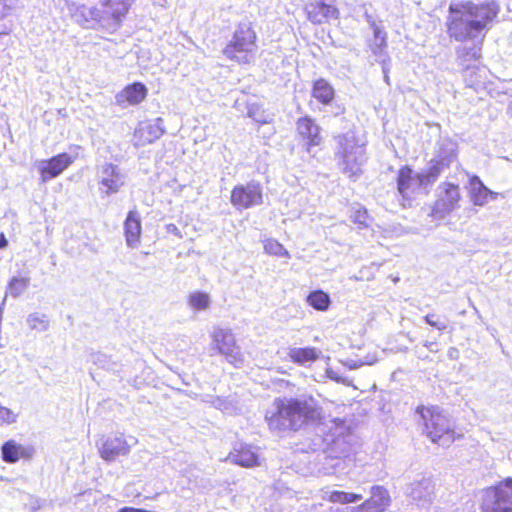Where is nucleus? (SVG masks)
<instances>
[{
  "label": "nucleus",
  "instance_id": "a18cd8bd",
  "mask_svg": "<svg viewBox=\"0 0 512 512\" xmlns=\"http://www.w3.org/2000/svg\"><path fill=\"white\" fill-rule=\"evenodd\" d=\"M363 364H364L363 362H358L355 360H348L345 362V366H347L349 369H356V368L362 366Z\"/></svg>",
  "mask_w": 512,
  "mask_h": 512
},
{
  "label": "nucleus",
  "instance_id": "412c9836",
  "mask_svg": "<svg viewBox=\"0 0 512 512\" xmlns=\"http://www.w3.org/2000/svg\"><path fill=\"white\" fill-rule=\"evenodd\" d=\"M470 186L471 201L476 206H484L488 202L489 198L491 200H496L499 195V193L487 188L481 179L476 175L470 179Z\"/></svg>",
  "mask_w": 512,
  "mask_h": 512
},
{
  "label": "nucleus",
  "instance_id": "9b49d317",
  "mask_svg": "<svg viewBox=\"0 0 512 512\" xmlns=\"http://www.w3.org/2000/svg\"><path fill=\"white\" fill-rule=\"evenodd\" d=\"M212 339L217 351L224 355L227 361L235 366L243 363V355L236 344L235 336L231 329L215 328L212 332Z\"/></svg>",
  "mask_w": 512,
  "mask_h": 512
},
{
  "label": "nucleus",
  "instance_id": "2eb2a0df",
  "mask_svg": "<svg viewBox=\"0 0 512 512\" xmlns=\"http://www.w3.org/2000/svg\"><path fill=\"white\" fill-rule=\"evenodd\" d=\"M72 162V157L67 153H61L48 160L40 161L38 170L41 174V180L46 182L59 176Z\"/></svg>",
  "mask_w": 512,
  "mask_h": 512
},
{
  "label": "nucleus",
  "instance_id": "f3484780",
  "mask_svg": "<svg viewBox=\"0 0 512 512\" xmlns=\"http://www.w3.org/2000/svg\"><path fill=\"white\" fill-rule=\"evenodd\" d=\"M226 460L247 468L259 464L258 454L253 450L252 446L244 443H236Z\"/></svg>",
  "mask_w": 512,
  "mask_h": 512
},
{
  "label": "nucleus",
  "instance_id": "603ef678",
  "mask_svg": "<svg viewBox=\"0 0 512 512\" xmlns=\"http://www.w3.org/2000/svg\"><path fill=\"white\" fill-rule=\"evenodd\" d=\"M330 511L331 512H355L354 511V508H343V509H340V508H336V509H333V507H330Z\"/></svg>",
  "mask_w": 512,
  "mask_h": 512
},
{
  "label": "nucleus",
  "instance_id": "4468645a",
  "mask_svg": "<svg viewBox=\"0 0 512 512\" xmlns=\"http://www.w3.org/2000/svg\"><path fill=\"white\" fill-rule=\"evenodd\" d=\"M435 485L431 478H422L414 481L406 488L407 496L420 507H426L431 504L434 496Z\"/></svg>",
  "mask_w": 512,
  "mask_h": 512
},
{
  "label": "nucleus",
  "instance_id": "423d86ee",
  "mask_svg": "<svg viewBox=\"0 0 512 512\" xmlns=\"http://www.w3.org/2000/svg\"><path fill=\"white\" fill-rule=\"evenodd\" d=\"M337 149L335 155L344 174L349 178L358 177L365 162V150L357 144L353 132H347L336 137Z\"/></svg>",
  "mask_w": 512,
  "mask_h": 512
},
{
  "label": "nucleus",
  "instance_id": "c85d7f7f",
  "mask_svg": "<svg viewBox=\"0 0 512 512\" xmlns=\"http://www.w3.org/2000/svg\"><path fill=\"white\" fill-rule=\"evenodd\" d=\"M307 303L318 311L328 310L331 300L330 296L322 290H315L308 294Z\"/></svg>",
  "mask_w": 512,
  "mask_h": 512
},
{
  "label": "nucleus",
  "instance_id": "f257e3e1",
  "mask_svg": "<svg viewBox=\"0 0 512 512\" xmlns=\"http://www.w3.org/2000/svg\"><path fill=\"white\" fill-rule=\"evenodd\" d=\"M499 12L500 7L495 0L451 4L447 19L448 34L460 42L476 39L491 27Z\"/></svg>",
  "mask_w": 512,
  "mask_h": 512
},
{
  "label": "nucleus",
  "instance_id": "79ce46f5",
  "mask_svg": "<svg viewBox=\"0 0 512 512\" xmlns=\"http://www.w3.org/2000/svg\"><path fill=\"white\" fill-rule=\"evenodd\" d=\"M327 374L330 379L335 380L336 382L344 383L347 385L350 384V381L347 378L341 376L337 371L329 369L327 370Z\"/></svg>",
  "mask_w": 512,
  "mask_h": 512
},
{
  "label": "nucleus",
  "instance_id": "f03ea898",
  "mask_svg": "<svg viewBox=\"0 0 512 512\" xmlns=\"http://www.w3.org/2000/svg\"><path fill=\"white\" fill-rule=\"evenodd\" d=\"M273 406V410L266 412L265 420L269 429L275 432L297 431L320 416L313 399L276 398Z\"/></svg>",
  "mask_w": 512,
  "mask_h": 512
},
{
  "label": "nucleus",
  "instance_id": "4be33fe9",
  "mask_svg": "<svg viewBox=\"0 0 512 512\" xmlns=\"http://www.w3.org/2000/svg\"><path fill=\"white\" fill-rule=\"evenodd\" d=\"M100 178V190L106 194L118 191L119 187L123 185L118 168L113 164H107L102 168Z\"/></svg>",
  "mask_w": 512,
  "mask_h": 512
},
{
  "label": "nucleus",
  "instance_id": "aec40b11",
  "mask_svg": "<svg viewBox=\"0 0 512 512\" xmlns=\"http://www.w3.org/2000/svg\"><path fill=\"white\" fill-rule=\"evenodd\" d=\"M297 131L300 137L306 141L307 150L310 151L312 146H317L321 142L320 128L315 121L308 117H302L298 119Z\"/></svg>",
  "mask_w": 512,
  "mask_h": 512
},
{
  "label": "nucleus",
  "instance_id": "13d9d810",
  "mask_svg": "<svg viewBox=\"0 0 512 512\" xmlns=\"http://www.w3.org/2000/svg\"><path fill=\"white\" fill-rule=\"evenodd\" d=\"M454 352H456V349H452V350H450V356H453V355H454Z\"/></svg>",
  "mask_w": 512,
  "mask_h": 512
},
{
  "label": "nucleus",
  "instance_id": "f8f14e48",
  "mask_svg": "<svg viewBox=\"0 0 512 512\" xmlns=\"http://www.w3.org/2000/svg\"><path fill=\"white\" fill-rule=\"evenodd\" d=\"M230 201L238 210L258 206L263 202L262 188L257 182L236 185L231 192Z\"/></svg>",
  "mask_w": 512,
  "mask_h": 512
},
{
  "label": "nucleus",
  "instance_id": "8fccbe9b",
  "mask_svg": "<svg viewBox=\"0 0 512 512\" xmlns=\"http://www.w3.org/2000/svg\"><path fill=\"white\" fill-rule=\"evenodd\" d=\"M123 234L126 239V242L128 243V216L123 221Z\"/></svg>",
  "mask_w": 512,
  "mask_h": 512
},
{
  "label": "nucleus",
  "instance_id": "c9c22d12",
  "mask_svg": "<svg viewBox=\"0 0 512 512\" xmlns=\"http://www.w3.org/2000/svg\"><path fill=\"white\" fill-rule=\"evenodd\" d=\"M130 248L134 247L135 242H139V237L141 233V224L140 219L137 216V213L134 211H130Z\"/></svg>",
  "mask_w": 512,
  "mask_h": 512
},
{
  "label": "nucleus",
  "instance_id": "a878e982",
  "mask_svg": "<svg viewBox=\"0 0 512 512\" xmlns=\"http://www.w3.org/2000/svg\"><path fill=\"white\" fill-rule=\"evenodd\" d=\"M321 351L314 347L291 348L288 352L290 359L299 365H305L316 361Z\"/></svg>",
  "mask_w": 512,
  "mask_h": 512
},
{
  "label": "nucleus",
  "instance_id": "5701e85b",
  "mask_svg": "<svg viewBox=\"0 0 512 512\" xmlns=\"http://www.w3.org/2000/svg\"><path fill=\"white\" fill-rule=\"evenodd\" d=\"M421 172L414 174L413 170L408 166H403L397 175V189L399 193L405 197L407 192L415 188H423L420 184Z\"/></svg>",
  "mask_w": 512,
  "mask_h": 512
},
{
  "label": "nucleus",
  "instance_id": "6e6552de",
  "mask_svg": "<svg viewBox=\"0 0 512 512\" xmlns=\"http://www.w3.org/2000/svg\"><path fill=\"white\" fill-rule=\"evenodd\" d=\"M481 512H512V478L483 491Z\"/></svg>",
  "mask_w": 512,
  "mask_h": 512
},
{
  "label": "nucleus",
  "instance_id": "473e14b6",
  "mask_svg": "<svg viewBox=\"0 0 512 512\" xmlns=\"http://www.w3.org/2000/svg\"><path fill=\"white\" fill-rule=\"evenodd\" d=\"M30 284L29 277H12L8 284L7 292L13 297H19Z\"/></svg>",
  "mask_w": 512,
  "mask_h": 512
},
{
  "label": "nucleus",
  "instance_id": "6e6d98bb",
  "mask_svg": "<svg viewBox=\"0 0 512 512\" xmlns=\"http://www.w3.org/2000/svg\"><path fill=\"white\" fill-rule=\"evenodd\" d=\"M119 512H128V507H123L119 510Z\"/></svg>",
  "mask_w": 512,
  "mask_h": 512
},
{
  "label": "nucleus",
  "instance_id": "2f4dec72",
  "mask_svg": "<svg viewBox=\"0 0 512 512\" xmlns=\"http://www.w3.org/2000/svg\"><path fill=\"white\" fill-rule=\"evenodd\" d=\"M26 322L30 329L40 332L47 331L50 326L49 319L46 314L34 312L28 315Z\"/></svg>",
  "mask_w": 512,
  "mask_h": 512
},
{
  "label": "nucleus",
  "instance_id": "dca6fc26",
  "mask_svg": "<svg viewBox=\"0 0 512 512\" xmlns=\"http://www.w3.org/2000/svg\"><path fill=\"white\" fill-rule=\"evenodd\" d=\"M389 505L388 491L384 487L376 485L371 487V497L353 508L355 512H384Z\"/></svg>",
  "mask_w": 512,
  "mask_h": 512
},
{
  "label": "nucleus",
  "instance_id": "c756f323",
  "mask_svg": "<svg viewBox=\"0 0 512 512\" xmlns=\"http://www.w3.org/2000/svg\"><path fill=\"white\" fill-rule=\"evenodd\" d=\"M369 48L376 56H381L387 47V34L382 28H375L373 39L369 41Z\"/></svg>",
  "mask_w": 512,
  "mask_h": 512
},
{
  "label": "nucleus",
  "instance_id": "72a5a7b5",
  "mask_svg": "<svg viewBox=\"0 0 512 512\" xmlns=\"http://www.w3.org/2000/svg\"><path fill=\"white\" fill-rule=\"evenodd\" d=\"M350 218L352 222L358 224L360 228H367L369 226L368 212L359 204L352 207Z\"/></svg>",
  "mask_w": 512,
  "mask_h": 512
},
{
  "label": "nucleus",
  "instance_id": "b1692460",
  "mask_svg": "<svg viewBox=\"0 0 512 512\" xmlns=\"http://www.w3.org/2000/svg\"><path fill=\"white\" fill-rule=\"evenodd\" d=\"M126 453V439L123 434L108 438L100 448L101 457L107 461L115 460Z\"/></svg>",
  "mask_w": 512,
  "mask_h": 512
},
{
  "label": "nucleus",
  "instance_id": "39448f33",
  "mask_svg": "<svg viewBox=\"0 0 512 512\" xmlns=\"http://www.w3.org/2000/svg\"><path fill=\"white\" fill-rule=\"evenodd\" d=\"M416 412L423 421L424 432L433 443L447 447L455 440L452 421L438 407L422 406Z\"/></svg>",
  "mask_w": 512,
  "mask_h": 512
},
{
  "label": "nucleus",
  "instance_id": "bb28decb",
  "mask_svg": "<svg viewBox=\"0 0 512 512\" xmlns=\"http://www.w3.org/2000/svg\"><path fill=\"white\" fill-rule=\"evenodd\" d=\"M334 89L323 78L316 80L313 84L312 96L324 105H328L334 99Z\"/></svg>",
  "mask_w": 512,
  "mask_h": 512
},
{
  "label": "nucleus",
  "instance_id": "6ab92c4d",
  "mask_svg": "<svg viewBox=\"0 0 512 512\" xmlns=\"http://www.w3.org/2000/svg\"><path fill=\"white\" fill-rule=\"evenodd\" d=\"M306 12L308 19L315 24H321L330 19H337L339 17L338 9L323 1L308 4L306 6Z\"/></svg>",
  "mask_w": 512,
  "mask_h": 512
},
{
  "label": "nucleus",
  "instance_id": "de8ad7c7",
  "mask_svg": "<svg viewBox=\"0 0 512 512\" xmlns=\"http://www.w3.org/2000/svg\"><path fill=\"white\" fill-rule=\"evenodd\" d=\"M124 98L128 100V86L123 88L122 92L117 96V101L122 102Z\"/></svg>",
  "mask_w": 512,
  "mask_h": 512
},
{
  "label": "nucleus",
  "instance_id": "58836bf2",
  "mask_svg": "<svg viewBox=\"0 0 512 512\" xmlns=\"http://www.w3.org/2000/svg\"><path fill=\"white\" fill-rule=\"evenodd\" d=\"M436 318V315L435 314H428L424 317V320L427 324H429L430 326L438 329L439 331H444L447 329V323L445 322H441V321H438V320H435Z\"/></svg>",
  "mask_w": 512,
  "mask_h": 512
},
{
  "label": "nucleus",
  "instance_id": "393cba45",
  "mask_svg": "<svg viewBox=\"0 0 512 512\" xmlns=\"http://www.w3.org/2000/svg\"><path fill=\"white\" fill-rule=\"evenodd\" d=\"M196 399L203 403L210 404L216 409L228 414L236 413L238 410L237 402L232 398L220 397L212 394H199L196 395Z\"/></svg>",
  "mask_w": 512,
  "mask_h": 512
},
{
  "label": "nucleus",
  "instance_id": "20e7f679",
  "mask_svg": "<svg viewBox=\"0 0 512 512\" xmlns=\"http://www.w3.org/2000/svg\"><path fill=\"white\" fill-rule=\"evenodd\" d=\"M358 439L350 427L345 426L341 420L335 422L331 439L327 443L324 457L327 461L322 470L325 475L334 474L343 463L342 458L348 457L357 447Z\"/></svg>",
  "mask_w": 512,
  "mask_h": 512
},
{
  "label": "nucleus",
  "instance_id": "f704fd0d",
  "mask_svg": "<svg viewBox=\"0 0 512 512\" xmlns=\"http://www.w3.org/2000/svg\"><path fill=\"white\" fill-rule=\"evenodd\" d=\"M147 88L140 82L130 84V105L139 104L147 96Z\"/></svg>",
  "mask_w": 512,
  "mask_h": 512
},
{
  "label": "nucleus",
  "instance_id": "3c124183",
  "mask_svg": "<svg viewBox=\"0 0 512 512\" xmlns=\"http://www.w3.org/2000/svg\"><path fill=\"white\" fill-rule=\"evenodd\" d=\"M8 241L4 234H0V249L7 247Z\"/></svg>",
  "mask_w": 512,
  "mask_h": 512
},
{
  "label": "nucleus",
  "instance_id": "c03bdc74",
  "mask_svg": "<svg viewBox=\"0 0 512 512\" xmlns=\"http://www.w3.org/2000/svg\"><path fill=\"white\" fill-rule=\"evenodd\" d=\"M248 116L255 120L256 122L265 123L266 121L260 117L257 116L256 112L254 111V107H250L248 109Z\"/></svg>",
  "mask_w": 512,
  "mask_h": 512
},
{
  "label": "nucleus",
  "instance_id": "0eeeda50",
  "mask_svg": "<svg viewBox=\"0 0 512 512\" xmlns=\"http://www.w3.org/2000/svg\"><path fill=\"white\" fill-rule=\"evenodd\" d=\"M255 40L256 35L252 28L248 24H240L223 53L238 63H249L256 48Z\"/></svg>",
  "mask_w": 512,
  "mask_h": 512
},
{
  "label": "nucleus",
  "instance_id": "e433bc0d",
  "mask_svg": "<svg viewBox=\"0 0 512 512\" xmlns=\"http://www.w3.org/2000/svg\"><path fill=\"white\" fill-rule=\"evenodd\" d=\"M264 250L271 255L289 257V253L283 245L273 239L265 241Z\"/></svg>",
  "mask_w": 512,
  "mask_h": 512
},
{
  "label": "nucleus",
  "instance_id": "864d4df0",
  "mask_svg": "<svg viewBox=\"0 0 512 512\" xmlns=\"http://www.w3.org/2000/svg\"><path fill=\"white\" fill-rule=\"evenodd\" d=\"M425 346H426L430 351H435V350L433 349L434 343H432V342H426V343H425Z\"/></svg>",
  "mask_w": 512,
  "mask_h": 512
},
{
  "label": "nucleus",
  "instance_id": "7c9ffc66",
  "mask_svg": "<svg viewBox=\"0 0 512 512\" xmlns=\"http://www.w3.org/2000/svg\"><path fill=\"white\" fill-rule=\"evenodd\" d=\"M188 303L196 311H205L210 307L211 300L206 292L195 291L189 295Z\"/></svg>",
  "mask_w": 512,
  "mask_h": 512
},
{
  "label": "nucleus",
  "instance_id": "9d476101",
  "mask_svg": "<svg viewBox=\"0 0 512 512\" xmlns=\"http://www.w3.org/2000/svg\"><path fill=\"white\" fill-rule=\"evenodd\" d=\"M461 200L459 186L444 182L439 185L437 200L432 208V215L437 219H443L459 207Z\"/></svg>",
  "mask_w": 512,
  "mask_h": 512
},
{
  "label": "nucleus",
  "instance_id": "7ed1b4c3",
  "mask_svg": "<svg viewBox=\"0 0 512 512\" xmlns=\"http://www.w3.org/2000/svg\"><path fill=\"white\" fill-rule=\"evenodd\" d=\"M128 11L127 0H108L95 5L84 4L77 8L76 21L86 29L115 30Z\"/></svg>",
  "mask_w": 512,
  "mask_h": 512
},
{
  "label": "nucleus",
  "instance_id": "1a4fd4ad",
  "mask_svg": "<svg viewBox=\"0 0 512 512\" xmlns=\"http://www.w3.org/2000/svg\"><path fill=\"white\" fill-rule=\"evenodd\" d=\"M456 156L453 143H447L441 147L435 157L430 160L428 167L421 172L420 184L423 188L426 189L434 184L441 173L456 160Z\"/></svg>",
  "mask_w": 512,
  "mask_h": 512
},
{
  "label": "nucleus",
  "instance_id": "4d7b16f0",
  "mask_svg": "<svg viewBox=\"0 0 512 512\" xmlns=\"http://www.w3.org/2000/svg\"><path fill=\"white\" fill-rule=\"evenodd\" d=\"M454 352H456V349H452V350H450V356H453V355H454Z\"/></svg>",
  "mask_w": 512,
  "mask_h": 512
},
{
  "label": "nucleus",
  "instance_id": "ea45409f",
  "mask_svg": "<svg viewBox=\"0 0 512 512\" xmlns=\"http://www.w3.org/2000/svg\"><path fill=\"white\" fill-rule=\"evenodd\" d=\"M0 419L3 422L12 424L16 421V415L10 409L0 405Z\"/></svg>",
  "mask_w": 512,
  "mask_h": 512
},
{
  "label": "nucleus",
  "instance_id": "09e8293b",
  "mask_svg": "<svg viewBox=\"0 0 512 512\" xmlns=\"http://www.w3.org/2000/svg\"><path fill=\"white\" fill-rule=\"evenodd\" d=\"M366 22L369 24L372 31H374L375 28H382V26L378 24L373 17L369 18Z\"/></svg>",
  "mask_w": 512,
  "mask_h": 512
},
{
  "label": "nucleus",
  "instance_id": "bf43d9fd",
  "mask_svg": "<svg viewBox=\"0 0 512 512\" xmlns=\"http://www.w3.org/2000/svg\"><path fill=\"white\" fill-rule=\"evenodd\" d=\"M454 352H456V349H452V350H450V356H453V355H454Z\"/></svg>",
  "mask_w": 512,
  "mask_h": 512
},
{
  "label": "nucleus",
  "instance_id": "4c0bfd02",
  "mask_svg": "<svg viewBox=\"0 0 512 512\" xmlns=\"http://www.w3.org/2000/svg\"><path fill=\"white\" fill-rule=\"evenodd\" d=\"M457 53H458V57L460 59H462L463 61L476 60L480 56L478 49H476L475 47L468 48V47L464 46L462 48H459Z\"/></svg>",
  "mask_w": 512,
  "mask_h": 512
},
{
  "label": "nucleus",
  "instance_id": "49530a36",
  "mask_svg": "<svg viewBox=\"0 0 512 512\" xmlns=\"http://www.w3.org/2000/svg\"><path fill=\"white\" fill-rule=\"evenodd\" d=\"M167 231L169 233H173V234H175V235H177L179 237L181 236L178 227L176 225H174V224H168L167 225Z\"/></svg>",
  "mask_w": 512,
  "mask_h": 512
},
{
  "label": "nucleus",
  "instance_id": "052dcab7",
  "mask_svg": "<svg viewBox=\"0 0 512 512\" xmlns=\"http://www.w3.org/2000/svg\"><path fill=\"white\" fill-rule=\"evenodd\" d=\"M454 352H456V349H452V350H450V356H453V355H454Z\"/></svg>",
  "mask_w": 512,
  "mask_h": 512
},
{
  "label": "nucleus",
  "instance_id": "a211bd4d",
  "mask_svg": "<svg viewBox=\"0 0 512 512\" xmlns=\"http://www.w3.org/2000/svg\"><path fill=\"white\" fill-rule=\"evenodd\" d=\"M35 453L33 446H23L14 440L6 441L1 447L2 459L6 463H16L20 458L31 459Z\"/></svg>",
  "mask_w": 512,
  "mask_h": 512
},
{
  "label": "nucleus",
  "instance_id": "37998d69",
  "mask_svg": "<svg viewBox=\"0 0 512 512\" xmlns=\"http://www.w3.org/2000/svg\"><path fill=\"white\" fill-rule=\"evenodd\" d=\"M19 1L20 0H3V7L7 11L14 10L18 7Z\"/></svg>",
  "mask_w": 512,
  "mask_h": 512
},
{
  "label": "nucleus",
  "instance_id": "5fc2aeb1",
  "mask_svg": "<svg viewBox=\"0 0 512 512\" xmlns=\"http://www.w3.org/2000/svg\"><path fill=\"white\" fill-rule=\"evenodd\" d=\"M371 17H372V15H370V14L368 13L367 9H365V11H364V18H365V20L367 21V20H368L369 18H371Z\"/></svg>",
  "mask_w": 512,
  "mask_h": 512
},
{
  "label": "nucleus",
  "instance_id": "ddd939ff",
  "mask_svg": "<svg viewBox=\"0 0 512 512\" xmlns=\"http://www.w3.org/2000/svg\"><path fill=\"white\" fill-rule=\"evenodd\" d=\"M164 132L165 129L161 118L142 121L134 131V144L136 146L150 144L159 139Z\"/></svg>",
  "mask_w": 512,
  "mask_h": 512
},
{
  "label": "nucleus",
  "instance_id": "cd10ccee",
  "mask_svg": "<svg viewBox=\"0 0 512 512\" xmlns=\"http://www.w3.org/2000/svg\"><path fill=\"white\" fill-rule=\"evenodd\" d=\"M323 499H327L333 503L349 504L356 503L363 499V496L359 493H350L339 490L325 491Z\"/></svg>",
  "mask_w": 512,
  "mask_h": 512
},
{
  "label": "nucleus",
  "instance_id": "a19ab883",
  "mask_svg": "<svg viewBox=\"0 0 512 512\" xmlns=\"http://www.w3.org/2000/svg\"><path fill=\"white\" fill-rule=\"evenodd\" d=\"M91 361L102 368H109V359L106 355L95 353L91 355Z\"/></svg>",
  "mask_w": 512,
  "mask_h": 512
}]
</instances>
